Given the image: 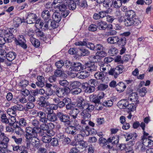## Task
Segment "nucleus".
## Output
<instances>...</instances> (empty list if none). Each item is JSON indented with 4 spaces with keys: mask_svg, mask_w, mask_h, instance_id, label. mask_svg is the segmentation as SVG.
<instances>
[{
    "mask_svg": "<svg viewBox=\"0 0 153 153\" xmlns=\"http://www.w3.org/2000/svg\"><path fill=\"white\" fill-rule=\"evenodd\" d=\"M14 31L13 28L4 30L3 34L4 37L0 36V45H4L5 42H10L13 37L12 33Z\"/></svg>",
    "mask_w": 153,
    "mask_h": 153,
    "instance_id": "obj_1",
    "label": "nucleus"
},
{
    "mask_svg": "<svg viewBox=\"0 0 153 153\" xmlns=\"http://www.w3.org/2000/svg\"><path fill=\"white\" fill-rule=\"evenodd\" d=\"M34 128L30 126L27 127L25 128V137L26 141L32 139V138H33V137L36 136V134H37V131Z\"/></svg>",
    "mask_w": 153,
    "mask_h": 153,
    "instance_id": "obj_2",
    "label": "nucleus"
},
{
    "mask_svg": "<svg viewBox=\"0 0 153 153\" xmlns=\"http://www.w3.org/2000/svg\"><path fill=\"white\" fill-rule=\"evenodd\" d=\"M57 116L59 121L63 123L65 125H70L71 121L70 120V116L68 115L59 112L57 113Z\"/></svg>",
    "mask_w": 153,
    "mask_h": 153,
    "instance_id": "obj_3",
    "label": "nucleus"
},
{
    "mask_svg": "<svg viewBox=\"0 0 153 153\" xmlns=\"http://www.w3.org/2000/svg\"><path fill=\"white\" fill-rule=\"evenodd\" d=\"M14 42L16 45H19L24 49L27 48V46L26 44V41L25 39L24 36L19 35L17 39H15Z\"/></svg>",
    "mask_w": 153,
    "mask_h": 153,
    "instance_id": "obj_4",
    "label": "nucleus"
},
{
    "mask_svg": "<svg viewBox=\"0 0 153 153\" xmlns=\"http://www.w3.org/2000/svg\"><path fill=\"white\" fill-rule=\"evenodd\" d=\"M80 115L82 119L81 120V123L83 124H86L91 117V113L87 111L83 110L80 113Z\"/></svg>",
    "mask_w": 153,
    "mask_h": 153,
    "instance_id": "obj_5",
    "label": "nucleus"
},
{
    "mask_svg": "<svg viewBox=\"0 0 153 153\" xmlns=\"http://www.w3.org/2000/svg\"><path fill=\"white\" fill-rule=\"evenodd\" d=\"M119 141V137L115 135L113 137H111L108 139L107 147L109 149H111L113 145L117 144Z\"/></svg>",
    "mask_w": 153,
    "mask_h": 153,
    "instance_id": "obj_6",
    "label": "nucleus"
},
{
    "mask_svg": "<svg viewBox=\"0 0 153 153\" xmlns=\"http://www.w3.org/2000/svg\"><path fill=\"white\" fill-rule=\"evenodd\" d=\"M76 45L77 46H86V47L92 50H94L95 45L92 43L88 42L85 41H79L75 43Z\"/></svg>",
    "mask_w": 153,
    "mask_h": 153,
    "instance_id": "obj_7",
    "label": "nucleus"
},
{
    "mask_svg": "<svg viewBox=\"0 0 153 153\" xmlns=\"http://www.w3.org/2000/svg\"><path fill=\"white\" fill-rule=\"evenodd\" d=\"M16 56V53L14 52H9L7 53L6 59L7 61V66H10L12 64V61L14 60Z\"/></svg>",
    "mask_w": 153,
    "mask_h": 153,
    "instance_id": "obj_8",
    "label": "nucleus"
},
{
    "mask_svg": "<svg viewBox=\"0 0 153 153\" xmlns=\"http://www.w3.org/2000/svg\"><path fill=\"white\" fill-rule=\"evenodd\" d=\"M84 68L88 71L93 72L97 70V66L95 65L94 62H89L85 63Z\"/></svg>",
    "mask_w": 153,
    "mask_h": 153,
    "instance_id": "obj_9",
    "label": "nucleus"
},
{
    "mask_svg": "<svg viewBox=\"0 0 153 153\" xmlns=\"http://www.w3.org/2000/svg\"><path fill=\"white\" fill-rule=\"evenodd\" d=\"M87 103V102L85 101V100L82 97H78L76 107L79 109L84 110Z\"/></svg>",
    "mask_w": 153,
    "mask_h": 153,
    "instance_id": "obj_10",
    "label": "nucleus"
},
{
    "mask_svg": "<svg viewBox=\"0 0 153 153\" xmlns=\"http://www.w3.org/2000/svg\"><path fill=\"white\" fill-rule=\"evenodd\" d=\"M82 85V88L85 90V92L91 93L95 90V87L89 85L87 83H83Z\"/></svg>",
    "mask_w": 153,
    "mask_h": 153,
    "instance_id": "obj_11",
    "label": "nucleus"
},
{
    "mask_svg": "<svg viewBox=\"0 0 153 153\" xmlns=\"http://www.w3.org/2000/svg\"><path fill=\"white\" fill-rule=\"evenodd\" d=\"M37 116L39 118V121L43 123H46L47 122V117H46V114L44 112L42 111H37L36 113Z\"/></svg>",
    "mask_w": 153,
    "mask_h": 153,
    "instance_id": "obj_12",
    "label": "nucleus"
},
{
    "mask_svg": "<svg viewBox=\"0 0 153 153\" xmlns=\"http://www.w3.org/2000/svg\"><path fill=\"white\" fill-rule=\"evenodd\" d=\"M72 70L76 71H79L84 69V66L80 62H74L72 65Z\"/></svg>",
    "mask_w": 153,
    "mask_h": 153,
    "instance_id": "obj_13",
    "label": "nucleus"
},
{
    "mask_svg": "<svg viewBox=\"0 0 153 153\" xmlns=\"http://www.w3.org/2000/svg\"><path fill=\"white\" fill-rule=\"evenodd\" d=\"M37 16L36 14L30 13L28 14L26 19L27 24H31L35 22Z\"/></svg>",
    "mask_w": 153,
    "mask_h": 153,
    "instance_id": "obj_14",
    "label": "nucleus"
},
{
    "mask_svg": "<svg viewBox=\"0 0 153 153\" xmlns=\"http://www.w3.org/2000/svg\"><path fill=\"white\" fill-rule=\"evenodd\" d=\"M32 139L30 140H28L26 141L27 143V144L31 143L34 146L36 147H38L39 145V140L36 137V136L33 137Z\"/></svg>",
    "mask_w": 153,
    "mask_h": 153,
    "instance_id": "obj_15",
    "label": "nucleus"
},
{
    "mask_svg": "<svg viewBox=\"0 0 153 153\" xmlns=\"http://www.w3.org/2000/svg\"><path fill=\"white\" fill-rule=\"evenodd\" d=\"M68 89L66 88H57L56 90L55 93L58 97H62L65 94Z\"/></svg>",
    "mask_w": 153,
    "mask_h": 153,
    "instance_id": "obj_16",
    "label": "nucleus"
},
{
    "mask_svg": "<svg viewBox=\"0 0 153 153\" xmlns=\"http://www.w3.org/2000/svg\"><path fill=\"white\" fill-rule=\"evenodd\" d=\"M64 3L68 5L70 10H74L76 8V2L72 0H64Z\"/></svg>",
    "mask_w": 153,
    "mask_h": 153,
    "instance_id": "obj_17",
    "label": "nucleus"
},
{
    "mask_svg": "<svg viewBox=\"0 0 153 153\" xmlns=\"http://www.w3.org/2000/svg\"><path fill=\"white\" fill-rule=\"evenodd\" d=\"M45 98L43 96H41L39 98L38 105L41 107H45L49 105V103L45 100Z\"/></svg>",
    "mask_w": 153,
    "mask_h": 153,
    "instance_id": "obj_18",
    "label": "nucleus"
},
{
    "mask_svg": "<svg viewBox=\"0 0 153 153\" xmlns=\"http://www.w3.org/2000/svg\"><path fill=\"white\" fill-rule=\"evenodd\" d=\"M124 136L126 138V141H128L130 139L134 140L137 137V134L135 132L127 133L124 134Z\"/></svg>",
    "mask_w": 153,
    "mask_h": 153,
    "instance_id": "obj_19",
    "label": "nucleus"
},
{
    "mask_svg": "<svg viewBox=\"0 0 153 153\" xmlns=\"http://www.w3.org/2000/svg\"><path fill=\"white\" fill-rule=\"evenodd\" d=\"M126 88V86L124 83L122 82H120L116 85V89L117 91L121 93L123 92Z\"/></svg>",
    "mask_w": 153,
    "mask_h": 153,
    "instance_id": "obj_20",
    "label": "nucleus"
},
{
    "mask_svg": "<svg viewBox=\"0 0 153 153\" xmlns=\"http://www.w3.org/2000/svg\"><path fill=\"white\" fill-rule=\"evenodd\" d=\"M72 129L76 131V133L77 134L82 133L85 135V132L86 130L84 129L80 125H78L75 126H72Z\"/></svg>",
    "mask_w": 153,
    "mask_h": 153,
    "instance_id": "obj_21",
    "label": "nucleus"
},
{
    "mask_svg": "<svg viewBox=\"0 0 153 153\" xmlns=\"http://www.w3.org/2000/svg\"><path fill=\"white\" fill-rule=\"evenodd\" d=\"M129 103L128 101L125 99L121 100L117 103L118 106L121 108H127Z\"/></svg>",
    "mask_w": 153,
    "mask_h": 153,
    "instance_id": "obj_22",
    "label": "nucleus"
},
{
    "mask_svg": "<svg viewBox=\"0 0 153 153\" xmlns=\"http://www.w3.org/2000/svg\"><path fill=\"white\" fill-rule=\"evenodd\" d=\"M37 79L38 81L36 82V85L40 87H43L45 85L44 82V77L42 76H37Z\"/></svg>",
    "mask_w": 153,
    "mask_h": 153,
    "instance_id": "obj_23",
    "label": "nucleus"
},
{
    "mask_svg": "<svg viewBox=\"0 0 153 153\" xmlns=\"http://www.w3.org/2000/svg\"><path fill=\"white\" fill-rule=\"evenodd\" d=\"M120 41V39L118 36H111L107 39V41L108 43L114 44L117 43Z\"/></svg>",
    "mask_w": 153,
    "mask_h": 153,
    "instance_id": "obj_24",
    "label": "nucleus"
},
{
    "mask_svg": "<svg viewBox=\"0 0 153 153\" xmlns=\"http://www.w3.org/2000/svg\"><path fill=\"white\" fill-rule=\"evenodd\" d=\"M79 112V111L78 109L77 108H74L71 110L69 114L73 119H76Z\"/></svg>",
    "mask_w": 153,
    "mask_h": 153,
    "instance_id": "obj_25",
    "label": "nucleus"
},
{
    "mask_svg": "<svg viewBox=\"0 0 153 153\" xmlns=\"http://www.w3.org/2000/svg\"><path fill=\"white\" fill-rule=\"evenodd\" d=\"M30 123L33 128H34L35 129L39 130V126L40 125V122L39 120L36 119L32 120L30 121Z\"/></svg>",
    "mask_w": 153,
    "mask_h": 153,
    "instance_id": "obj_26",
    "label": "nucleus"
},
{
    "mask_svg": "<svg viewBox=\"0 0 153 153\" xmlns=\"http://www.w3.org/2000/svg\"><path fill=\"white\" fill-rule=\"evenodd\" d=\"M53 20L57 22H59L62 19V16L60 13L58 12H54L52 15Z\"/></svg>",
    "mask_w": 153,
    "mask_h": 153,
    "instance_id": "obj_27",
    "label": "nucleus"
},
{
    "mask_svg": "<svg viewBox=\"0 0 153 153\" xmlns=\"http://www.w3.org/2000/svg\"><path fill=\"white\" fill-rule=\"evenodd\" d=\"M47 120L52 122H54L56 121L57 120V114L56 115L54 113H52L50 114H48L47 115Z\"/></svg>",
    "mask_w": 153,
    "mask_h": 153,
    "instance_id": "obj_28",
    "label": "nucleus"
},
{
    "mask_svg": "<svg viewBox=\"0 0 153 153\" xmlns=\"http://www.w3.org/2000/svg\"><path fill=\"white\" fill-rule=\"evenodd\" d=\"M138 99L137 94L135 92L131 93L128 97V100L132 102H137Z\"/></svg>",
    "mask_w": 153,
    "mask_h": 153,
    "instance_id": "obj_29",
    "label": "nucleus"
},
{
    "mask_svg": "<svg viewBox=\"0 0 153 153\" xmlns=\"http://www.w3.org/2000/svg\"><path fill=\"white\" fill-rule=\"evenodd\" d=\"M94 76L97 79L100 80L102 81H103L105 79L104 75L102 72H96L95 73Z\"/></svg>",
    "mask_w": 153,
    "mask_h": 153,
    "instance_id": "obj_30",
    "label": "nucleus"
},
{
    "mask_svg": "<svg viewBox=\"0 0 153 153\" xmlns=\"http://www.w3.org/2000/svg\"><path fill=\"white\" fill-rule=\"evenodd\" d=\"M36 33L37 36L41 40L43 41L45 40L46 36L43 32L40 30L38 29H37L36 30Z\"/></svg>",
    "mask_w": 153,
    "mask_h": 153,
    "instance_id": "obj_31",
    "label": "nucleus"
},
{
    "mask_svg": "<svg viewBox=\"0 0 153 153\" xmlns=\"http://www.w3.org/2000/svg\"><path fill=\"white\" fill-rule=\"evenodd\" d=\"M30 39L31 42L35 47L37 48L39 46L40 42L38 40L34 37L30 38Z\"/></svg>",
    "mask_w": 153,
    "mask_h": 153,
    "instance_id": "obj_32",
    "label": "nucleus"
},
{
    "mask_svg": "<svg viewBox=\"0 0 153 153\" xmlns=\"http://www.w3.org/2000/svg\"><path fill=\"white\" fill-rule=\"evenodd\" d=\"M22 23V19L16 17L13 19V25L15 27H18Z\"/></svg>",
    "mask_w": 153,
    "mask_h": 153,
    "instance_id": "obj_33",
    "label": "nucleus"
},
{
    "mask_svg": "<svg viewBox=\"0 0 153 153\" xmlns=\"http://www.w3.org/2000/svg\"><path fill=\"white\" fill-rule=\"evenodd\" d=\"M19 125L21 127H25L28 126L27 119L26 118H22L19 119Z\"/></svg>",
    "mask_w": 153,
    "mask_h": 153,
    "instance_id": "obj_34",
    "label": "nucleus"
},
{
    "mask_svg": "<svg viewBox=\"0 0 153 153\" xmlns=\"http://www.w3.org/2000/svg\"><path fill=\"white\" fill-rule=\"evenodd\" d=\"M11 138L17 145L21 144L23 140L22 137H19L18 136H12Z\"/></svg>",
    "mask_w": 153,
    "mask_h": 153,
    "instance_id": "obj_35",
    "label": "nucleus"
},
{
    "mask_svg": "<svg viewBox=\"0 0 153 153\" xmlns=\"http://www.w3.org/2000/svg\"><path fill=\"white\" fill-rule=\"evenodd\" d=\"M126 16L128 18L133 19L135 17L136 14L135 12L133 10H130L127 11L126 13Z\"/></svg>",
    "mask_w": 153,
    "mask_h": 153,
    "instance_id": "obj_36",
    "label": "nucleus"
},
{
    "mask_svg": "<svg viewBox=\"0 0 153 153\" xmlns=\"http://www.w3.org/2000/svg\"><path fill=\"white\" fill-rule=\"evenodd\" d=\"M94 109V106L92 104L87 103L84 110L91 113Z\"/></svg>",
    "mask_w": 153,
    "mask_h": 153,
    "instance_id": "obj_37",
    "label": "nucleus"
},
{
    "mask_svg": "<svg viewBox=\"0 0 153 153\" xmlns=\"http://www.w3.org/2000/svg\"><path fill=\"white\" fill-rule=\"evenodd\" d=\"M14 108V107L12 106L7 110V113L10 116L16 115V111L15 108Z\"/></svg>",
    "mask_w": 153,
    "mask_h": 153,
    "instance_id": "obj_38",
    "label": "nucleus"
},
{
    "mask_svg": "<svg viewBox=\"0 0 153 153\" xmlns=\"http://www.w3.org/2000/svg\"><path fill=\"white\" fill-rule=\"evenodd\" d=\"M143 143L144 145L148 147H152L153 145V141L150 139H145L143 141Z\"/></svg>",
    "mask_w": 153,
    "mask_h": 153,
    "instance_id": "obj_39",
    "label": "nucleus"
},
{
    "mask_svg": "<svg viewBox=\"0 0 153 153\" xmlns=\"http://www.w3.org/2000/svg\"><path fill=\"white\" fill-rule=\"evenodd\" d=\"M42 16L44 20H47L50 17V14L49 11L45 10L42 12Z\"/></svg>",
    "mask_w": 153,
    "mask_h": 153,
    "instance_id": "obj_40",
    "label": "nucleus"
},
{
    "mask_svg": "<svg viewBox=\"0 0 153 153\" xmlns=\"http://www.w3.org/2000/svg\"><path fill=\"white\" fill-rule=\"evenodd\" d=\"M106 26V22L104 21H101L99 22L97 24V27L100 30H105Z\"/></svg>",
    "mask_w": 153,
    "mask_h": 153,
    "instance_id": "obj_41",
    "label": "nucleus"
},
{
    "mask_svg": "<svg viewBox=\"0 0 153 153\" xmlns=\"http://www.w3.org/2000/svg\"><path fill=\"white\" fill-rule=\"evenodd\" d=\"M89 75V73L86 71H81L80 72L79 75L78 74V77L81 79H85Z\"/></svg>",
    "mask_w": 153,
    "mask_h": 153,
    "instance_id": "obj_42",
    "label": "nucleus"
},
{
    "mask_svg": "<svg viewBox=\"0 0 153 153\" xmlns=\"http://www.w3.org/2000/svg\"><path fill=\"white\" fill-rule=\"evenodd\" d=\"M125 25L126 26H130L133 25V19L127 18L123 21Z\"/></svg>",
    "mask_w": 153,
    "mask_h": 153,
    "instance_id": "obj_43",
    "label": "nucleus"
},
{
    "mask_svg": "<svg viewBox=\"0 0 153 153\" xmlns=\"http://www.w3.org/2000/svg\"><path fill=\"white\" fill-rule=\"evenodd\" d=\"M133 23L134 26L137 27V28H140L141 26V22L140 20L138 18H134L133 19Z\"/></svg>",
    "mask_w": 153,
    "mask_h": 153,
    "instance_id": "obj_44",
    "label": "nucleus"
},
{
    "mask_svg": "<svg viewBox=\"0 0 153 153\" xmlns=\"http://www.w3.org/2000/svg\"><path fill=\"white\" fill-rule=\"evenodd\" d=\"M70 84L72 88H74L80 86L81 85V83L78 81H76L71 82Z\"/></svg>",
    "mask_w": 153,
    "mask_h": 153,
    "instance_id": "obj_45",
    "label": "nucleus"
},
{
    "mask_svg": "<svg viewBox=\"0 0 153 153\" xmlns=\"http://www.w3.org/2000/svg\"><path fill=\"white\" fill-rule=\"evenodd\" d=\"M117 49L114 47H111L109 50L108 52L111 56H113L118 53Z\"/></svg>",
    "mask_w": 153,
    "mask_h": 153,
    "instance_id": "obj_46",
    "label": "nucleus"
},
{
    "mask_svg": "<svg viewBox=\"0 0 153 153\" xmlns=\"http://www.w3.org/2000/svg\"><path fill=\"white\" fill-rule=\"evenodd\" d=\"M94 51L97 52H99L105 50V48L103 45L100 44H98L95 45Z\"/></svg>",
    "mask_w": 153,
    "mask_h": 153,
    "instance_id": "obj_47",
    "label": "nucleus"
},
{
    "mask_svg": "<svg viewBox=\"0 0 153 153\" xmlns=\"http://www.w3.org/2000/svg\"><path fill=\"white\" fill-rule=\"evenodd\" d=\"M124 69L123 66L121 65L117 66L114 68L118 75L123 72V70Z\"/></svg>",
    "mask_w": 153,
    "mask_h": 153,
    "instance_id": "obj_48",
    "label": "nucleus"
},
{
    "mask_svg": "<svg viewBox=\"0 0 153 153\" xmlns=\"http://www.w3.org/2000/svg\"><path fill=\"white\" fill-rule=\"evenodd\" d=\"M53 90L50 88H48L45 91V97L48 98L53 94Z\"/></svg>",
    "mask_w": 153,
    "mask_h": 153,
    "instance_id": "obj_49",
    "label": "nucleus"
},
{
    "mask_svg": "<svg viewBox=\"0 0 153 153\" xmlns=\"http://www.w3.org/2000/svg\"><path fill=\"white\" fill-rule=\"evenodd\" d=\"M28 84V81L25 79H24L20 81L19 83V85L21 88L26 87Z\"/></svg>",
    "mask_w": 153,
    "mask_h": 153,
    "instance_id": "obj_50",
    "label": "nucleus"
},
{
    "mask_svg": "<svg viewBox=\"0 0 153 153\" xmlns=\"http://www.w3.org/2000/svg\"><path fill=\"white\" fill-rule=\"evenodd\" d=\"M82 91V89L79 88H73L71 91V93L73 95H77L80 93Z\"/></svg>",
    "mask_w": 153,
    "mask_h": 153,
    "instance_id": "obj_51",
    "label": "nucleus"
},
{
    "mask_svg": "<svg viewBox=\"0 0 153 153\" xmlns=\"http://www.w3.org/2000/svg\"><path fill=\"white\" fill-rule=\"evenodd\" d=\"M90 59L94 62H98L100 60V57L97 55L96 53L95 55H91L90 57Z\"/></svg>",
    "mask_w": 153,
    "mask_h": 153,
    "instance_id": "obj_52",
    "label": "nucleus"
},
{
    "mask_svg": "<svg viewBox=\"0 0 153 153\" xmlns=\"http://www.w3.org/2000/svg\"><path fill=\"white\" fill-rule=\"evenodd\" d=\"M147 92V88L145 87H142L139 89V94L141 97H144Z\"/></svg>",
    "mask_w": 153,
    "mask_h": 153,
    "instance_id": "obj_53",
    "label": "nucleus"
},
{
    "mask_svg": "<svg viewBox=\"0 0 153 153\" xmlns=\"http://www.w3.org/2000/svg\"><path fill=\"white\" fill-rule=\"evenodd\" d=\"M67 6L66 4H59L58 6L57 7V8H58L59 11L61 12L63 11L66 10Z\"/></svg>",
    "mask_w": 153,
    "mask_h": 153,
    "instance_id": "obj_54",
    "label": "nucleus"
},
{
    "mask_svg": "<svg viewBox=\"0 0 153 153\" xmlns=\"http://www.w3.org/2000/svg\"><path fill=\"white\" fill-rule=\"evenodd\" d=\"M64 74V71L61 70H57L54 72V75L56 76L62 77Z\"/></svg>",
    "mask_w": 153,
    "mask_h": 153,
    "instance_id": "obj_55",
    "label": "nucleus"
},
{
    "mask_svg": "<svg viewBox=\"0 0 153 153\" xmlns=\"http://www.w3.org/2000/svg\"><path fill=\"white\" fill-rule=\"evenodd\" d=\"M108 85L102 83L100 84L97 86V89L98 90L104 91L108 88Z\"/></svg>",
    "mask_w": 153,
    "mask_h": 153,
    "instance_id": "obj_56",
    "label": "nucleus"
},
{
    "mask_svg": "<svg viewBox=\"0 0 153 153\" xmlns=\"http://www.w3.org/2000/svg\"><path fill=\"white\" fill-rule=\"evenodd\" d=\"M1 121L5 124H8L9 123L8 119L7 118L6 114H3L1 115Z\"/></svg>",
    "mask_w": 153,
    "mask_h": 153,
    "instance_id": "obj_57",
    "label": "nucleus"
},
{
    "mask_svg": "<svg viewBox=\"0 0 153 153\" xmlns=\"http://www.w3.org/2000/svg\"><path fill=\"white\" fill-rule=\"evenodd\" d=\"M64 64L63 65L65 67L67 68H69L70 71H72L71 67L73 63H71L69 61L66 60L64 62Z\"/></svg>",
    "mask_w": 153,
    "mask_h": 153,
    "instance_id": "obj_58",
    "label": "nucleus"
},
{
    "mask_svg": "<svg viewBox=\"0 0 153 153\" xmlns=\"http://www.w3.org/2000/svg\"><path fill=\"white\" fill-rule=\"evenodd\" d=\"M113 2L111 0H105L103 2V6L106 7L111 6L113 4Z\"/></svg>",
    "mask_w": 153,
    "mask_h": 153,
    "instance_id": "obj_59",
    "label": "nucleus"
},
{
    "mask_svg": "<svg viewBox=\"0 0 153 153\" xmlns=\"http://www.w3.org/2000/svg\"><path fill=\"white\" fill-rule=\"evenodd\" d=\"M51 138V137L46 135L43 136L42 138V140L44 143H49L50 142Z\"/></svg>",
    "mask_w": 153,
    "mask_h": 153,
    "instance_id": "obj_60",
    "label": "nucleus"
},
{
    "mask_svg": "<svg viewBox=\"0 0 153 153\" xmlns=\"http://www.w3.org/2000/svg\"><path fill=\"white\" fill-rule=\"evenodd\" d=\"M26 105V106L25 108V109L27 111L28 109L33 108L34 107L35 105L34 103L28 102L27 103Z\"/></svg>",
    "mask_w": 153,
    "mask_h": 153,
    "instance_id": "obj_61",
    "label": "nucleus"
},
{
    "mask_svg": "<svg viewBox=\"0 0 153 153\" xmlns=\"http://www.w3.org/2000/svg\"><path fill=\"white\" fill-rule=\"evenodd\" d=\"M96 53L97 55L100 57V59L101 57L103 58L106 56L107 55V53L105 52V50L100 51H99V52H97Z\"/></svg>",
    "mask_w": 153,
    "mask_h": 153,
    "instance_id": "obj_62",
    "label": "nucleus"
},
{
    "mask_svg": "<svg viewBox=\"0 0 153 153\" xmlns=\"http://www.w3.org/2000/svg\"><path fill=\"white\" fill-rule=\"evenodd\" d=\"M51 144L53 146H56L58 144V139L56 138H51L50 142Z\"/></svg>",
    "mask_w": 153,
    "mask_h": 153,
    "instance_id": "obj_63",
    "label": "nucleus"
},
{
    "mask_svg": "<svg viewBox=\"0 0 153 153\" xmlns=\"http://www.w3.org/2000/svg\"><path fill=\"white\" fill-rule=\"evenodd\" d=\"M24 132L22 127H19L18 128H15V132L18 135H22Z\"/></svg>",
    "mask_w": 153,
    "mask_h": 153,
    "instance_id": "obj_64",
    "label": "nucleus"
}]
</instances>
